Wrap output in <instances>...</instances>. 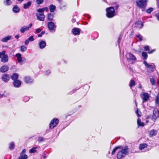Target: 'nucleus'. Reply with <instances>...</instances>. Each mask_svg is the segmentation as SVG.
Segmentation results:
<instances>
[{
  "instance_id": "f257e3e1",
  "label": "nucleus",
  "mask_w": 159,
  "mask_h": 159,
  "mask_svg": "<svg viewBox=\"0 0 159 159\" xmlns=\"http://www.w3.org/2000/svg\"><path fill=\"white\" fill-rule=\"evenodd\" d=\"M129 148L128 147L126 146L123 148L121 150L119 151L117 155L118 159H122L128 154Z\"/></svg>"
},
{
  "instance_id": "f03ea898",
  "label": "nucleus",
  "mask_w": 159,
  "mask_h": 159,
  "mask_svg": "<svg viewBox=\"0 0 159 159\" xmlns=\"http://www.w3.org/2000/svg\"><path fill=\"white\" fill-rule=\"evenodd\" d=\"M119 7L118 5H116L114 7L115 9L117 10ZM107 16L108 18H111L115 16V8L113 7H111L106 9Z\"/></svg>"
},
{
  "instance_id": "7ed1b4c3",
  "label": "nucleus",
  "mask_w": 159,
  "mask_h": 159,
  "mask_svg": "<svg viewBox=\"0 0 159 159\" xmlns=\"http://www.w3.org/2000/svg\"><path fill=\"white\" fill-rule=\"evenodd\" d=\"M147 0H136V4L137 7L144 11L147 5Z\"/></svg>"
},
{
  "instance_id": "20e7f679",
  "label": "nucleus",
  "mask_w": 159,
  "mask_h": 159,
  "mask_svg": "<svg viewBox=\"0 0 159 159\" xmlns=\"http://www.w3.org/2000/svg\"><path fill=\"white\" fill-rule=\"evenodd\" d=\"M126 57L128 61L129 62L131 61L132 63H134L133 61H135L136 60L135 57L133 54L129 52L126 53Z\"/></svg>"
},
{
  "instance_id": "39448f33",
  "label": "nucleus",
  "mask_w": 159,
  "mask_h": 159,
  "mask_svg": "<svg viewBox=\"0 0 159 159\" xmlns=\"http://www.w3.org/2000/svg\"><path fill=\"white\" fill-rule=\"evenodd\" d=\"M59 122V120L58 119L56 118H53L50 122L49 128L51 129L53 128L57 125Z\"/></svg>"
},
{
  "instance_id": "423d86ee",
  "label": "nucleus",
  "mask_w": 159,
  "mask_h": 159,
  "mask_svg": "<svg viewBox=\"0 0 159 159\" xmlns=\"http://www.w3.org/2000/svg\"><path fill=\"white\" fill-rule=\"evenodd\" d=\"M149 94L147 93L143 92L140 94V97L143 102H146L149 99Z\"/></svg>"
},
{
  "instance_id": "0eeeda50",
  "label": "nucleus",
  "mask_w": 159,
  "mask_h": 159,
  "mask_svg": "<svg viewBox=\"0 0 159 159\" xmlns=\"http://www.w3.org/2000/svg\"><path fill=\"white\" fill-rule=\"evenodd\" d=\"M48 27L50 31L55 32V29L56 28V25H55L54 22L51 21L48 23Z\"/></svg>"
},
{
  "instance_id": "6e6552de",
  "label": "nucleus",
  "mask_w": 159,
  "mask_h": 159,
  "mask_svg": "<svg viewBox=\"0 0 159 159\" xmlns=\"http://www.w3.org/2000/svg\"><path fill=\"white\" fill-rule=\"evenodd\" d=\"M38 12V13L36 14L37 19L40 21H44L45 18V16L44 15L43 13L42 12Z\"/></svg>"
},
{
  "instance_id": "1a4fd4ad",
  "label": "nucleus",
  "mask_w": 159,
  "mask_h": 159,
  "mask_svg": "<svg viewBox=\"0 0 159 159\" xmlns=\"http://www.w3.org/2000/svg\"><path fill=\"white\" fill-rule=\"evenodd\" d=\"M32 26V23H30L28 26H24L22 27L20 30L21 33H23L25 31L29 30L30 28H31Z\"/></svg>"
},
{
  "instance_id": "9d476101",
  "label": "nucleus",
  "mask_w": 159,
  "mask_h": 159,
  "mask_svg": "<svg viewBox=\"0 0 159 159\" xmlns=\"http://www.w3.org/2000/svg\"><path fill=\"white\" fill-rule=\"evenodd\" d=\"M158 117H159V111L157 108H155L153 111L152 119L155 120Z\"/></svg>"
},
{
  "instance_id": "9b49d317",
  "label": "nucleus",
  "mask_w": 159,
  "mask_h": 159,
  "mask_svg": "<svg viewBox=\"0 0 159 159\" xmlns=\"http://www.w3.org/2000/svg\"><path fill=\"white\" fill-rule=\"evenodd\" d=\"M143 64L146 67L148 68L152 71H154V69L153 66H155L154 64L152 63L151 64H149L147 62V61H144Z\"/></svg>"
},
{
  "instance_id": "f8f14e48",
  "label": "nucleus",
  "mask_w": 159,
  "mask_h": 159,
  "mask_svg": "<svg viewBox=\"0 0 159 159\" xmlns=\"http://www.w3.org/2000/svg\"><path fill=\"white\" fill-rule=\"evenodd\" d=\"M39 47L40 49L44 48L46 45V43L44 41L41 40L39 43Z\"/></svg>"
},
{
  "instance_id": "ddd939ff",
  "label": "nucleus",
  "mask_w": 159,
  "mask_h": 159,
  "mask_svg": "<svg viewBox=\"0 0 159 159\" xmlns=\"http://www.w3.org/2000/svg\"><path fill=\"white\" fill-rule=\"evenodd\" d=\"M15 56L17 58V60L20 65L22 64V58L21 57V55L20 53H18L16 54Z\"/></svg>"
},
{
  "instance_id": "4468645a",
  "label": "nucleus",
  "mask_w": 159,
  "mask_h": 159,
  "mask_svg": "<svg viewBox=\"0 0 159 159\" xmlns=\"http://www.w3.org/2000/svg\"><path fill=\"white\" fill-rule=\"evenodd\" d=\"M1 79L3 81L7 82L9 80L10 77L8 74H4L2 75Z\"/></svg>"
},
{
  "instance_id": "2eb2a0df",
  "label": "nucleus",
  "mask_w": 159,
  "mask_h": 159,
  "mask_svg": "<svg viewBox=\"0 0 159 159\" xmlns=\"http://www.w3.org/2000/svg\"><path fill=\"white\" fill-rule=\"evenodd\" d=\"M9 70L8 66L5 65L2 66L0 68V72L2 73H4L7 71Z\"/></svg>"
},
{
  "instance_id": "dca6fc26",
  "label": "nucleus",
  "mask_w": 159,
  "mask_h": 159,
  "mask_svg": "<svg viewBox=\"0 0 159 159\" xmlns=\"http://www.w3.org/2000/svg\"><path fill=\"white\" fill-rule=\"evenodd\" d=\"M24 80L26 83H32L33 82V80L30 76H26L24 78Z\"/></svg>"
},
{
  "instance_id": "f3484780",
  "label": "nucleus",
  "mask_w": 159,
  "mask_h": 159,
  "mask_svg": "<svg viewBox=\"0 0 159 159\" xmlns=\"http://www.w3.org/2000/svg\"><path fill=\"white\" fill-rule=\"evenodd\" d=\"M21 81L18 80H15L13 82L14 86L16 88L19 87L21 85Z\"/></svg>"
},
{
  "instance_id": "a211bd4d",
  "label": "nucleus",
  "mask_w": 159,
  "mask_h": 159,
  "mask_svg": "<svg viewBox=\"0 0 159 159\" xmlns=\"http://www.w3.org/2000/svg\"><path fill=\"white\" fill-rule=\"evenodd\" d=\"M73 34L75 35H79L80 34V31L79 28H75L72 30Z\"/></svg>"
},
{
  "instance_id": "6ab92c4d",
  "label": "nucleus",
  "mask_w": 159,
  "mask_h": 159,
  "mask_svg": "<svg viewBox=\"0 0 159 159\" xmlns=\"http://www.w3.org/2000/svg\"><path fill=\"white\" fill-rule=\"evenodd\" d=\"M11 36L9 35L2 38L1 41L3 42H6L7 41L11 40Z\"/></svg>"
},
{
  "instance_id": "aec40b11",
  "label": "nucleus",
  "mask_w": 159,
  "mask_h": 159,
  "mask_svg": "<svg viewBox=\"0 0 159 159\" xmlns=\"http://www.w3.org/2000/svg\"><path fill=\"white\" fill-rule=\"evenodd\" d=\"M8 61V55L2 56L1 59V61L3 63H6Z\"/></svg>"
},
{
  "instance_id": "412c9836",
  "label": "nucleus",
  "mask_w": 159,
  "mask_h": 159,
  "mask_svg": "<svg viewBox=\"0 0 159 159\" xmlns=\"http://www.w3.org/2000/svg\"><path fill=\"white\" fill-rule=\"evenodd\" d=\"M157 131L154 129H152L149 131V136L150 137H152L153 136H154L156 135L157 133Z\"/></svg>"
},
{
  "instance_id": "4be33fe9",
  "label": "nucleus",
  "mask_w": 159,
  "mask_h": 159,
  "mask_svg": "<svg viewBox=\"0 0 159 159\" xmlns=\"http://www.w3.org/2000/svg\"><path fill=\"white\" fill-rule=\"evenodd\" d=\"M11 77V79L14 81L16 80H18L17 79L19 77V75L17 73H15L12 75Z\"/></svg>"
},
{
  "instance_id": "5701e85b",
  "label": "nucleus",
  "mask_w": 159,
  "mask_h": 159,
  "mask_svg": "<svg viewBox=\"0 0 159 159\" xmlns=\"http://www.w3.org/2000/svg\"><path fill=\"white\" fill-rule=\"evenodd\" d=\"M31 1H29L27 3H25L23 5V8L25 9L28 8L31 5Z\"/></svg>"
},
{
  "instance_id": "b1692460",
  "label": "nucleus",
  "mask_w": 159,
  "mask_h": 159,
  "mask_svg": "<svg viewBox=\"0 0 159 159\" xmlns=\"http://www.w3.org/2000/svg\"><path fill=\"white\" fill-rule=\"evenodd\" d=\"M137 25V26L138 28L140 29L142 28L143 26V23L141 21H138L136 23Z\"/></svg>"
},
{
  "instance_id": "393cba45",
  "label": "nucleus",
  "mask_w": 159,
  "mask_h": 159,
  "mask_svg": "<svg viewBox=\"0 0 159 159\" xmlns=\"http://www.w3.org/2000/svg\"><path fill=\"white\" fill-rule=\"evenodd\" d=\"M147 145L146 143H142L139 146V148L140 150H143L145 148H147Z\"/></svg>"
},
{
  "instance_id": "a878e982",
  "label": "nucleus",
  "mask_w": 159,
  "mask_h": 159,
  "mask_svg": "<svg viewBox=\"0 0 159 159\" xmlns=\"http://www.w3.org/2000/svg\"><path fill=\"white\" fill-rule=\"evenodd\" d=\"M49 8L51 12H53L55 10L56 7L55 6L52 5H51L49 6Z\"/></svg>"
},
{
  "instance_id": "bb28decb",
  "label": "nucleus",
  "mask_w": 159,
  "mask_h": 159,
  "mask_svg": "<svg viewBox=\"0 0 159 159\" xmlns=\"http://www.w3.org/2000/svg\"><path fill=\"white\" fill-rule=\"evenodd\" d=\"M20 10L19 7L17 5L14 6L13 8V11L15 13L18 12Z\"/></svg>"
},
{
  "instance_id": "cd10ccee",
  "label": "nucleus",
  "mask_w": 159,
  "mask_h": 159,
  "mask_svg": "<svg viewBox=\"0 0 159 159\" xmlns=\"http://www.w3.org/2000/svg\"><path fill=\"white\" fill-rule=\"evenodd\" d=\"M137 124L139 126H143L144 125V124L143 122H141V120L139 118H138V119Z\"/></svg>"
},
{
  "instance_id": "c85d7f7f",
  "label": "nucleus",
  "mask_w": 159,
  "mask_h": 159,
  "mask_svg": "<svg viewBox=\"0 0 159 159\" xmlns=\"http://www.w3.org/2000/svg\"><path fill=\"white\" fill-rule=\"evenodd\" d=\"M48 10V8L47 7H45L42 8H40L37 10L38 12H42L43 13L44 11H47Z\"/></svg>"
},
{
  "instance_id": "c756f323",
  "label": "nucleus",
  "mask_w": 159,
  "mask_h": 159,
  "mask_svg": "<svg viewBox=\"0 0 159 159\" xmlns=\"http://www.w3.org/2000/svg\"><path fill=\"white\" fill-rule=\"evenodd\" d=\"M53 16L51 13H49L48 14L47 19L48 20L51 21L53 19Z\"/></svg>"
},
{
  "instance_id": "7c9ffc66",
  "label": "nucleus",
  "mask_w": 159,
  "mask_h": 159,
  "mask_svg": "<svg viewBox=\"0 0 159 159\" xmlns=\"http://www.w3.org/2000/svg\"><path fill=\"white\" fill-rule=\"evenodd\" d=\"M135 82L133 80H131L130 81L129 86L131 89L132 87L134 86L135 85Z\"/></svg>"
},
{
  "instance_id": "2f4dec72",
  "label": "nucleus",
  "mask_w": 159,
  "mask_h": 159,
  "mask_svg": "<svg viewBox=\"0 0 159 159\" xmlns=\"http://www.w3.org/2000/svg\"><path fill=\"white\" fill-rule=\"evenodd\" d=\"M11 3V2L10 0H4V4L5 5L9 6Z\"/></svg>"
},
{
  "instance_id": "473e14b6",
  "label": "nucleus",
  "mask_w": 159,
  "mask_h": 159,
  "mask_svg": "<svg viewBox=\"0 0 159 159\" xmlns=\"http://www.w3.org/2000/svg\"><path fill=\"white\" fill-rule=\"evenodd\" d=\"M142 56L143 57V59L144 60H146L147 59L148 56L147 54V53L146 52H143L142 54Z\"/></svg>"
},
{
  "instance_id": "72a5a7b5",
  "label": "nucleus",
  "mask_w": 159,
  "mask_h": 159,
  "mask_svg": "<svg viewBox=\"0 0 159 159\" xmlns=\"http://www.w3.org/2000/svg\"><path fill=\"white\" fill-rule=\"evenodd\" d=\"M27 155L26 154H24V155H20L19 158L17 159H27Z\"/></svg>"
},
{
  "instance_id": "f704fd0d",
  "label": "nucleus",
  "mask_w": 159,
  "mask_h": 159,
  "mask_svg": "<svg viewBox=\"0 0 159 159\" xmlns=\"http://www.w3.org/2000/svg\"><path fill=\"white\" fill-rule=\"evenodd\" d=\"M15 146L14 143L12 142H11L10 144L9 148L11 150L12 149L14 148Z\"/></svg>"
},
{
  "instance_id": "c9c22d12",
  "label": "nucleus",
  "mask_w": 159,
  "mask_h": 159,
  "mask_svg": "<svg viewBox=\"0 0 159 159\" xmlns=\"http://www.w3.org/2000/svg\"><path fill=\"white\" fill-rule=\"evenodd\" d=\"M136 37L139 39V41H141L142 40L143 36L140 34H138L136 35Z\"/></svg>"
},
{
  "instance_id": "e433bc0d",
  "label": "nucleus",
  "mask_w": 159,
  "mask_h": 159,
  "mask_svg": "<svg viewBox=\"0 0 159 159\" xmlns=\"http://www.w3.org/2000/svg\"><path fill=\"white\" fill-rule=\"evenodd\" d=\"M150 82L151 84L152 85H154L155 84V82H156V80L155 78H151L150 79Z\"/></svg>"
},
{
  "instance_id": "4c0bfd02",
  "label": "nucleus",
  "mask_w": 159,
  "mask_h": 159,
  "mask_svg": "<svg viewBox=\"0 0 159 159\" xmlns=\"http://www.w3.org/2000/svg\"><path fill=\"white\" fill-rule=\"evenodd\" d=\"M27 50V48L24 46H22L20 47V51L22 52H24Z\"/></svg>"
},
{
  "instance_id": "58836bf2",
  "label": "nucleus",
  "mask_w": 159,
  "mask_h": 159,
  "mask_svg": "<svg viewBox=\"0 0 159 159\" xmlns=\"http://www.w3.org/2000/svg\"><path fill=\"white\" fill-rule=\"evenodd\" d=\"M36 148H34L31 149L30 150V153H34L36 152L37 151L36 150Z\"/></svg>"
},
{
  "instance_id": "ea45409f",
  "label": "nucleus",
  "mask_w": 159,
  "mask_h": 159,
  "mask_svg": "<svg viewBox=\"0 0 159 159\" xmlns=\"http://www.w3.org/2000/svg\"><path fill=\"white\" fill-rule=\"evenodd\" d=\"M120 148V147H117L115 148L112 150V152H111V154L112 155H113L115 154V152H116V151L117 150V149L118 148Z\"/></svg>"
},
{
  "instance_id": "a19ab883",
  "label": "nucleus",
  "mask_w": 159,
  "mask_h": 159,
  "mask_svg": "<svg viewBox=\"0 0 159 159\" xmlns=\"http://www.w3.org/2000/svg\"><path fill=\"white\" fill-rule=\"evenodd\" d=\"M66 6V4L64 3H61L60 7L61 9H63L65 8Z\"/></svg>"
},
{
  "instance_id": "79ce46f5",
  "label": "nucleus",
  "mask_w": 159,
  "mask_h": 159,
  "mask_svg": "<svg viewBox=\"0 0 159 159\" xmlns=\"http://www.w3.org/2000/svg\"><path fill=\"white\" fill-rule=\"evenodd\" d=\"M135 112L138 116H141V112H140L137 108L135 111Z\"/></svg>"
},
{
  "instance_id": "37998d69",
  "label": "nucleus",
  "mask_w": 159,
  "mask_h": 159,
  "mask_svg": "<svg viewBox=\"0 0 159 159\" xmlns=\"http://www.w3.org/2000/svg\"><path fill=\"white\" fill-rule=\"evenodd\" d=\"M44 0H36V2L38 4H40L43 3Z\"/></svg>"
},
{
  "instance_id": "c03bdc74",
  "label": "nucleus",
  "mask_w": 159,
  "mask_h": 159,
  "mask_svg": "<svg viewBox=\"0 0 159 159\" xmlns=\"http://www.w3.org/2000/svg\"><path fill=\"white\" fill-rule=\"evenodd\" d=\"M28 39L30 41H33L34 40V37L32 35L30 36V37H29Z\"/></svg>"
},
{
  "instance_id": "a18cd8bd",
  "label": "nucleus",
  "mask_w": 159,
  "mask_h": 159,
  "mask_svg": "<svg viewBox=\"0 0 159 159\" xmlns=\"http://www.w3.org/2000/svg\"><path fill=\"white\" fill-rule=\"evenodd\" d=\"M153 8L151 7L146 10V12L148 13H150L153 11Z\"/></svg>"
},
{
  "instance_id": "49530a36",
  "label": "nucleus",
  "mask_w": 159,
  "mask_h": 159,
  "mask_svg": "<svg viewBox=\"0 0 159 159\" xmlns=\"http://www.w3.org/2000/svg\"><path fill=\"white\" fill-rule=\"evenodd\" d=\"M29 98L27 96H25L24 97V98H23V100L25 102H27V101H29Z\"/></svg>"
},
{
  "instance_id": "de8ad7c7",
  "label": "nucleus",
  "mask_w": 159,
  "mask_h": 159,
  "mask_svg": "<svg viewBox=\"0 0 159 159\" xmlns=\"http://www.w3.org/2000/svg\"><path fill=\"white\" fill-rule=\"evenodd\" d=\"M38 140L39 142H41V141H44V139L43 138V137H39L38 138Z\"/></svg>"
},
{
  "instance_id": "09e8293b",
  "label": "nucleus",
  "mask_w": 159,
  "mask_h": 159,
  "mask_svg": "<svg viewBox=\"0 0 159 159\" xmlns=\"http://www.w3.org/2000/svg\"><path fill=\"white\" fill-rule=\"evenodd\" d=\"M76 91V90L75 89H73L72 91L70 92L69 93V94H71L74 93H75Z\"/></svg>"
},
{
  "instance_id": "8fccbe9b",
  "label": "nucleus",
  "mask_w": 159,
  "mask_h": 159,
  "mask_svg": "<svg viewBox=\"0 0 159 159\" xmlns=\"http://www.w3.org/2000/svg\"><path fill=\"white\" fill-rule=\"evenodd\" d=\"M149 48L148 46H145L144 47V50L145 51H147L149 50Z\"/></svg>"
},
{
  "instance_id": "3c124183",
  "label": "nucleus",
  "mask_w": 159,
  "mask_h": 159,
  "mask_svg": "<svg viewBox=\"0 0 159 159\" xmlns=\"http://www.w3.org/2000/svg\"><path fill=\"white\" fill-rule=\"evenodd\" d=\"M155 102L156 105L158 106L159 105V99H156Z\"/></svg>"
},
{
  "instance_id": "603ef678",
  "label": "nucleus",
  "mask_w": 159,
  "mask_h": 159,
  "mask_svg": "<svg viewBox=\"0 0 159 159\" xmlns=\"http://www.w3.org/2000/svg\"><path fill=\"white\" fill-rule=\"evenodd\" d=\"M41 31V29L40 28H38L36 30V31L37 33H39Z\"/></svg>"
},
{
  "instance_id": "864d4df0",
  "label": "nucleus",
  "mask_w": 159,
  "mask_h": 159,
  "mask_svg": "<svg viewBox=\"0 0 159 159\" xmlns=\"http://www.w3.org/2000/svg\"><path fill=\"white\" fill-rule=\"evenodd\" d=\"M25 149H24L22 152H21L20 153V155H23L25 153Z\"/></svg>"
},
{
  "instance_id": "5fc2aeb1",
  "label": "nucleus",
  "mask_w": 159,
  "mask_h": 159,
  "mask_svg": "<svg viewBox=\"0 0 159 159\" xmlns=\"http://www.w3.org/2000/svg\"><path fill=\"white\" fill-rule=\"evenodd\" d=\"M156 51L155 49H154L148 52L149 54H151Z\"/></svg>"
},
{
  "instance_id": "6e6d98bb",
  "label": "nucleus",
  "mask_w": 159,
  "mask_h": 159,
  "mask_svg": "<svg viewBox=\"0 0 159 159\" xmlns=\"http://www.w3.org/2000/svg\"><path fill=\"white\" fill-rule=\"evenodd\" d=\"M1 53L2 55V56L4 55H7V54H5L6 51L5 50H3L2 52H1Z\"/></svg>"
},
{
  "instance_id": "4d7b16f0",
  "label": "nucleus",
  "mask_w": 159,
  "mask_h": 159,
  "mask_svg": "<svg viewBox=\"0 0 159 159\" xmlns=\"http://www.w3.org/2000/svg\"><path fill=\"white\" fill-rule=\"evenodd\" d=\"M29 41H30L28 39L26 40L25 42V44L26 45H27L29 44Z\"/></svg>"
},
{
  "instance_id": "13d9d810",
  "label": "nucleus",
  "mask_w": 159,
  "mask_h": 159,
  "mask_svg": "<svg viewBox=\"0 0 159 159\" xmlns=\"http://www.w3.org/2000/svg\"><path fill=\"white\" fill-rule=\"evenodd\" d=\"M50 73V70H47L46 71V72H45V74L46 75H48Z\"/></svg>"
},
{
  "instance_id": "bf43d9fd",
  "label": "nucleus",
  "mask_w": 159,
  "mask_h": 159,
  "mask_svg": "<svg viewBox=\"0 0 159 159\" xmlns=\"http://www.w3.org/2000/svg\"><path fill=\"white\" fill-rule=\"evenodd\" d=\"M139 88L140 89H141L142 88V84H141L140 83H139Z\"/></svg>"
},
{
  "instance_id": "052dcab7",
  "label": "nucleus",
  "mask_w": 159,
  "mask_h": 159,
  "mask_svg": "<svg viewBox=\"0 0 159 159\" xmlns=\"http://www.w3.org/2000/svg\"><path fill=\"white\" fill-rule=\"evenodd\" d=\"M43 36L42 34L40 33L38 35V37H41Z\"/></svg>"
},
{
  "instance_id": "680f3d73",
  "label": "nucleus",
  "mask_w": 159,
  "mask_h": 159,
  "mask_svg": "<svg viewBox=\"0 0 159 159\" xmlns=\"http://www.w3.org/2000/svg\"><path fill=\"white\" fill-rule=\"evenodd\" d=\"M15 37L17 39H18L19 37V36L18 35H15Z\"/></svg>"
},
{
  "instance_id": "e2e57ef3",
  "label": "nucleus",
  "mask_w": 159,
  "mask_h": 159,
  "mask_svg": "<svg viewBox=\"0 0 159 159\" xmlns=\"http://www.w3.org/2000/svg\"><path fill=\"white\" fill-rule=\"evenodd\" d=\"M45 33V31H42L41 32V33L43 35H44Z\"/></svg>"
},
{
  "instance_id": "0e129e2a",
  "label": "nucleus",
  "mask_w": 159,
  "mask_h": 159,
  "mask_svg": "<svg viewBox=\"0 0 159 159\" xmlns=\"http://www.w3.org/2000/svg\"><path fill=\"white\" fill-rule=\"evenodd\" d=\"M76 21V20L75 19H73L72 20V22L74 23Z\"/></svg>"
},
{
  "instance_id": "69168bd1",
  "label": "nucleus",
  "mask_w": 159,
  "mask_h": 159,
  "mask_svg": "<svg viewBox=\"0 0 159 159\" xmlns=\"http://www.w3.org/2000/svg\"><path fill=\"white\" fill-rule=\"evenodd\" d=\"M156 99H159V93L158 94V95L156 97Z\"/></svg>"
},
{
  "instance_id": "338daca9",
  "label": "nucleus",
  "mask_w": 159,
  "mask_h": 159,
  "mask_svg": "<svg viewBox=\"0 0 159 159\" xmlns=\"http://www.w3.org/2000/svg\"><path fill=\"white\" fill-rule=\"evenodd\" d=\"M86 16L89 19H90V16L89 15H86Z\"/></svg>"
},
{
  "instance_id": "774afa93",
  "label": "nucleus",
  "mask_w": 159,
  "mask_h": 159,
  "mask_svg": "<svg viewBox=\"0 0 159 159\" xmlns=\"http://www.w3.org/2000/svg\"><path fill=\"white\" fill-rule=\"evenodd\" d=\"M60 3H61L62 0H57Z\"/></svg>"
}]
</instances>
